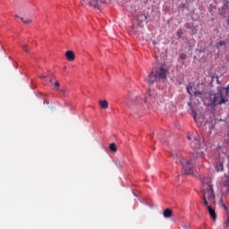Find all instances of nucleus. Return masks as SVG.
I'll list each match as a JSON object with an SVG mask.
<instances>
[{
    "mask_svg": "<svg viewBox=\"0 0 229 229\" xmlns=\"http://www.w3.org/2000/svg\"><path fill=\"white\" fill-rule=\"evenodd\" d=\"M115 165L117 167H123V165H121V161H116Z\"/></svg>",
    "mask_w": 229,
    "mask_h": 229,
    "instance_id": "4be33fe9",
    "label": "nucleus"
},
{
    "mask_svg": "<svg viewBox=\"0 0 229 229\" xmlns=\"http://www.w3.org/2000/svg\"><path fill=\"white\" fill-rule=\"evenodd\" d=\"M99 106H101V108H103L104 110H106V108H108V101L106 100H99Z\"/></svg>",
    "mask_w": 229,
    "mask_h": 229,
    "instance_id": "f8f14e48",
    "label": "nucleus"
},
{
    "mask_svg": "<svg viewBox=\"0 0 229 229\" xmlns=\"http://www.w3.org/2000/svg\"><path fill=\"white\" fill-rule=\"evenodd\" d=\"M180 164L182 165V174H191V176H198V171L194 168L196 164V157H191L185 162L179 160Z\"/></svg>",
    "mask_w": 229,
    "mask_h": 229,
    "instance_id": "7ed1b4c3",
    "label": "nucleus"
},
{
    "mask_svg": "<svg viewBox=\"0 0 229 229\" xmlns=\"http://www.w3.org/2000/svg\"><path fill=\"white\" fill-rule=\"evenodd\" d=\"M224 208H225V209H226V208H226V206H224Z\"/></svg>",
    "mask_w": 229,
    "mask_h": 229,
    "instance_id": "c756f323",
    "label": "nucleus"
},
{
    "mask_svg": "<svg viewBox=\"0 0 229 229\" xmlns=\"http://www.w3.org/2000/svg\"><path fill=\"white\" fill-rule=\"evenodd\" d=\"M103 3H105V0H81V4H82V6L89 4L93 8H99Z\"/></svg>",
    "mask_w": 229,
    "mask_h": 229,
    "instance_id": "423d86ee",
    "label": "nucleus"
},
{
    "mask_svg": "<svg viewBox=\"0 0 229 229\" xmlns=\"http://www.w3.org/2000/svg\"><path fill=\"white\" fill-rule=\"evenodd\" d=\"M186 89L190 96H194V98H201L203 96V93L201 91H196V88L192 87V85H188Z\"/></svg>",
    "mask_w": 229,
    "mask_h": 229,
    "instance_id": "0eeeda50",
    "label": "nucleus"
},
{
    "mask_svg": "<svg viewBox=\"0 0 229 229\" xmlns=\"http://www.w3.org/2000/svg\"><path fill=\"white\" fill-rule=\"evenodd\" d=\"M226 41L221 40L216 44V47L217 49H219L220 47H222V46H225Z\"/></svg>",
    "mask_w": 229,
    "mask_h": 229,
    "instance_id": "dca6fc26",
    "label": "nucleus"
},
{
    "mask_svg": "<svg viewBox=\"0 0 229 229\" xmlns=\"http://www.w3.org/2000/svg\"><path fill=\"white\" fill-rule=\"evenodd\" d=\"M229 101V87L220 88L218 93L212 94L209 97V103L211 106H217V105H226Z\"/></svg>",
    "mask_w": 229,
    "mask_h": 229,
    "instance_id": "f03ea898",
    "label": "nucleus"
},
{
    "mask_svg": "<svg viewBox=\"0 0 229 229\" xmlns=\"http://www.w3.org/2000/svg\"><path fill=\"white\" fill-rule=\"evenodd\" d=\"M199 180L202 183L203 203L206 207H208V205L216 199L214 186L212 185V178L200 177Z\"/></svg>",
    "mask_w": 229,
    "mask_h": 229,
    "instance_id": "f257e3e1",
    "label": "nucleus"
},
{
    "mask_svg": "<svg viewBox=\"0 0 229 229\" xmlns=\"http://www.w3.org/2000/svg\"><path fill=\"white\" fill-rule=\"evenodd\" d=\"M15 17L19 18V15H15Z\"/></svg>",
    "mask_w": 229,
    "mask_h": 229,
    "instance_id": "7c9ffc66",
    "label": "nucleus"
},
{
    "mask_svg": "<svg viewBox=\"0 0 229 229\" xmlns=\"http://www.w3.org/2000/svg\"><path fill=\"white\" fill-rule=\"evenodd\" d=\"M136 101L138 103H146L147 102L146 97L144 95H142L141 97H137Z\"/></svg>",
    "mask_w": 229,
    "mask_h": 229,
    "instance_id": "4468645a",
    "label": "nucleus"
},
{
    "mask_svg": "<svg viewBox=\"0 0 229 229\" xmlns=\"http://www.w3.org/2000/svg\"><path fill=\"white\" fill-rule=\"evenodd\" d=\"M148 19V16L142 13H140V14L137 15V20L140 22H144V21H146Z\"/></svg>",
    "mask_w": 229,
    "mask_h": 229,
    "instance_id": "9b49d317",
    "label": "nucleus"
},
{
    "mask_svg": "<svg viewBox=\"0 0 229 229\" xmlns=\"http://www.w3.org/2000/svg\"><path fill=\"white\" fill-rule=\"evenodd\" d=\"M109 149L113 153H115V151H117V146L115 145V143H111L109 146Z\"/></svg>",
    "mask_w": 229,
    "mask_h": 229,
    "instance_id": "2eb2a0df",
    "label": "nucleus"
},
{
    "mask_svg": "<svg viewBox=\"0 0 229 229\" xmlns=\"http://www.w3.org/2000/svg\"><path fill=\"white\" fill-rule=\"evenodd\" d=\"M191 115H192V117H193V119H194V121L195 122H197L198 120L196 119V115H197V114H196V112L195 111H191Z\"/></svg>",
    "mask_w": 229,
    "mask_h": 229,
    "instance_id": "412c9836",
    "label": "nucleus"
},
{
    "mask_svg": "<svg viewBox=\"0 0 229 229\" xmlns=\"http://www.w3.org/2000/svg\"><path fill=\"white\" fill-rule=\"evenodd\" d=\"M208 208V211L209 216H211L212 219H214V221H216V219H217V215H216V210H214V208H212V207H210L209 204H208V206H206Z\"/></svg>",
    "mask_w": 229,
    "mask_h": 229,
    "instance_id": "6e6552de",
    "label": "nucleus"
},
{
    "mask_svg": "<svg viewBox=\"0 0 229 229\" xmlns=\"http://www.w3.org/2000/svg\"><path fill=\"white\" fill-rule=\"evenodd\" d=\"M182 35H183V31H182V30H179L177 31V36H178V38H182Z\"/></svg>",
    "mask_w": 229,
    "mask_h": 229,
    "instance_id": "aec40b11",
    "label": "nucleus"
},
{
    "mask_svg": "<svg viewBox=\"0 0 229 229\" xmlns=\"http://www.w3.org/2000/svg\"><path fill=\"white\" fill-rule=\"evenodd\" d=\"M59 90H60V92H62V94H66L67 93V91L65 89H59Z\"/></svg>",
    "mask_w": 229,
    "mask_h": 229,
    "instance_id": "393cba45",
    "label": "nucleus"
},
{
    "mask_svg": "<svg viewBox=\"0 0 229 229\" xmlns=\"http://www.w3.org/2000/svg\"><path fill=\"white\" fill-rule=\"evenodd\" d=\"M58 87H60V82H58V81H55V90H60V89H58Z\"/></svg>",
    "mask_w": 229,
    "mask_h": 229,
    "instance_id": "6ab92c4d",
    "label": "nucleus"
},
{
    "mask_svg": "<svg viewBox=\"0 0 229 229\" xmlns=\"http://www.w3.org/2000/svg\"><path fill=\"white\" fill-rule=\"evenodd\" d=\"M187 139H188L189 140H191V136H187Z\"/></svg>",
    "mask_w": 229,
    "mask_h": 229,
    "instance_id": "bb28decb",
    "label": "nucleus"
},
{
    "mask_svg": "<svg viewBox=\"0 0 229 229\" xmlns=\"http://www.w3.org/2000/svg\"><path fill=\"white\" fill-rule=\"evenodd\" d=\"M166 78L167 70L164 69V67H159L150 72L147 78V83H148V85H153L155 81H158V80H165Z\"/></svg>",
    "mask_w": 229,
    "mask_h": 229,
    "instance_id": "20e7f679",
    "label": "nucleus"
},
{
    "mask_svg": "<svg viewBox=\"0 0 229 229\" xmlns=\"http://www.w3.org/2000/svg\"><path fill=\"white\" fill-rule=\"evenodd\" d=\"M224 167L223 162L219 161L216 165V170L219 173L220 171H224Z\"/></svg>",
    "mask_w": 229,
    "mask_h": 229,
    "instance_id": "ddd939ff",
    "label": "nucleus"
},
{
    "mask_svg": "<svg viewBox=\"0 0 229 229\" xmlns=\"http://www.w3.org/2000/svg\"><path fill=\"white\" fill-rule=\"evenodd\" d=\"M187 58V54H181L179 55V60H185Z\"/></svg>",
    "mask_w": 229,
    "mask_h": 229,
    "instance_id": "a211bd4d",
    "label": "nucleus"
},
{
    "mask_svg": "<svg viewBox=\"0 0 229 229\" xmlns=\"http://www.w3.org/2000/svg\"><path fill=\"white\" fill-rule=\"evenodd\" d=\"M164 217L169 218L173 217V210L166 208L163 211Z\"/></svg>",
    "mask_w": 229,
    "mask_h": 229,
    "instance_id": "9d476101",
    "label": "nucleus"
},
{
    "mask_svg": "<svg viewBox=\"0 0 229 229\" xmlns=\"http://www.w3.org/2000/svg\"><path fill=\"white\" fill-rule=\"evenodd\" d=\"M22 48L24 49V51H26V53H28V45H23Z\"/></svg>",
    "mask_w": 229,
    "mask_h": 229,
    "instance_id": "5701e85b",
    "label": "nucleus"
},
{
    "mask_svg": "<svg viewBox=\"0 0 229 229\" xmlns=\"http://www.w3.org/2000/svg\"><path fill=\"white\" fill-rule=\"evenodd\" d=\"M172 157H173V158H178V154L174 153V154H172Z\"/></svg>",
    "mask_w": 229,
    "mask_h": 229,
    "instance_id": "b1692460",
    "label": "nucleus"
},
{
    "mask_svg": "<svg viewBox=\"0 0 229 229\" xmlns=\"http://www.w3.org/2000/svg\"><path fill=\"white\" fill-rule=\"evenodd\" d=\"M183 229H189V226L184 225V226H183Z\"/></svg>",
    "mask_w": 229,
    "mask_h": 229,
    "instance_id": "a878e982",
    "label": "nucleus"
},
{
    "mask_svg": "<svg viewBox=\"0 0 229 229\" xmlns=\"http://www.w3.org/2000/svg\"><path fill=\"white\" fill-rule=\"evenodd\" d=\"M224 1H225V3H229V0H224Z\"/></svg>",
    "mask_w": 229,
    "mask_h": 229,
    "instance_id": "cd10ccee",
    "label": "nucleus"
},
{
    "mask_svg": "<svg viewBox=\"0 0 229 229\" xmlns=\"http://www.w3.org/2000/svg\"><path fill=\"white\" fill-rule=\"evenodd\" d=\"M21 21L23 22V24H31L30 19L21 18Z\"/></svg>",
    "mask_w": 229,
    "mask_h": 229,
    "instance_id": "f3484780",
    "label": "nucleus"
},
{
    "mask_svg": "<svg viewBox=\"0 0 229 229\" xmlns=\"http://www.w3.org/2000/svg\"><path fill=\"white\" fill-rule=\"evenodd\" d=\"M65 56L67 58L68 62H74V58H75L74 52L68 50L65 53Z\"/></svg>",
    "mask_w": 229,
    "mask_h": 229,
    "instance_id": "1a4fd4ad",
    "label": "nucleus"
},
{
    "mask_svg": "<svg viewBox=\"0 0 229 229\" xmlns=\"http://www.w3.org/2000/svg\"><path fill=\"white\" fill-rule=\"evenodd\" d=\"M40 78H47V76H40Z\"/></svg>",
    "mask_w": 229,
    "mask_h": 229,
    "instance_id": "c85d7f7f",
    "label": "nucleus"
},
{
    "mask_svg": "<svg viewBox=\"0 0 229 229\" xmlns=\"http://www.w3.org/2000/svg\"><path fill=\"white\" fill-rule=\"evenodd\" d=\"M205 140L201 136H197L191 142V147L193 149H204L206 148Z\"/></svg>",
    "mask_w": 229,
    "mask_h": 229,
    "instance_id": "39448f33",
    "label": "nucleus"
}]
</instances>
